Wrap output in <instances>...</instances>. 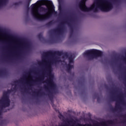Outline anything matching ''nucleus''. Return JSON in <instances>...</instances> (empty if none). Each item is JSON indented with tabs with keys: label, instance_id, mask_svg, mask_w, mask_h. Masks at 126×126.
Masks as SVG:
<instances>
[{
	"label": "nucleus",
	"instance_id": "obj_1",
	"mask_svg": "<svg viewBox=\"0 0 126 126\" xmlns=\"http://www.w3.org/2000/svg\"><path fill=\"white\" fill-rule=\"evenodd\" d=\"M113 1L116 2L118 0H113ZM79 7L82 11L88 12L93 10L94 12H98V9H100L101 11L108 12L114 8V6L112 2L107 0H97L90 7H88L86 6V2L81 0L79 3Z\"/></svg>",
	"mask_w": 126,
	"mask_h": 126
},
{
	"label": "nucleus",
	"instance_id": "obj_2",
	"mask_svg": "<svg viewBox=\"0 0 126 126\" xmlns=\"http://www.w3.org/2000/svg\"><path fill=\"white\" fill-rule=\"evenodd\" d=\"M37 2H39V3H42L43 5H46V3L51 5V9L50 8H46L45 7H42L41 8V10L42 11H44L45 12L48 11V12L45 15H41L39 12V9H36L35 10V6H36V3H33L31 5L32 7V14L36 20H39L40 21H44V20H47V19H49V18H51L52 17V15L54 14V13L57 14V12L55 10V6L53 3V1L51 0H39L37 1Z\"/></svg>",
	"mask_w": 126,
	"mask_h": 126
},
{
	"label": "nucleus",
	"instance_id": "obj_3",
	"mask_svg": "<svg viewBox=\"0 0 126 126\" xmlns=\"http://www.w3.org/2000/svg\"><path fill=\"white\" fill-rule=\"evenodd\" d=\"M43 74H46L47 76H49V78L48 80L46 81V83H47V86H44V88L47 91H48L49 94H48V96L49 97L50 101L53 102V97L52 96V92L51 90H54L56 89V86L53 81V77L54 76L52 74V66L50 63L46 64V67L44 70ZM52 106L54 108L55 104L52 103Z\"/></svg>",
	"mask_w": 126,
	"mask_h": 126
},
{
	"label": "nucleus",
	"instance_id": "obj_4",
	"mask_svg": "<svg viewBox=\"0 0 126 126\" xmlns=\"http://www.w3.org/2000/svg\"><path fill=\"white\" fill-rule=\"evenodd\" d=\"M73 21H74L73 17H72V16H70V18H68L64 21V22H62L61 23V26L52 30V32H53V33H56V34H58L59 35L62 34L63 32L64 28L63 24H64V23H66V24L68 25L70 29L69 37L70 38H72V36H73V28H72V25L71 24V22H73Z\"/></svg>",
	"mask_w": 126,
	"mask_h": 126
},
{
	"label": "nucleus",
	"instance_id": "obj_5",
	"mask_svg": "<svg viewBox=\"0 0 126 126\" xmlns=\"http://www.w3.org/2000/svg\"><path fill=\"white\" fill-rule=\"evenodd\" d=\"M16 84H15V87L11 90H8L6 92H4L3 93V95L0 99V108L1 110L4 109V108H6L7 107H9L10 106V99H9V95L8 94H10L11 92L13 91H16ZM1 115V112L0 111V115Z\"/></svg>",
	"mask_w": 126,
	"mask_h": 126
},
{
	"label": "nucleus",
	"instance_id": "obj_6",
	"mask_svg": "<svg viewBox=\"0 0 126 126\" xmlns=\"http://www.w3.org/2000/svg\"><path fill=\"white\" fill-rule=\"evenodd\" d=\"M83 56L84 57H88L90 60H92V59L96 57H102L103 56V52L97 49H92L86 51L83 54Z\"/></svg>",
	"mask_w": 126,
	"mask_h": 126
},
{
	"label": "nucleus",
	"instance_id": "obj_7",
	"mask_svg": "<svg viewBox=\"0 0 126 126\" xmlns=\"http://www.w3.org/2000/svg\"><path fill=\"white\" fill-rule=\"evenodd\" d=\"M63 55L64 57L68 58L70 54H68L67 52L63 53V52L61 51H48L47 52H44L43 53V56L45 57H49V56H62Z\"/></svg>",
	"mask_w": 126,
	"mask_h": 126
},
{
	"label": "nucleus",
	"instance_id": "obj_8",
	"mask_svg": "<svg viewBox=\"0 0 126 126\" xmlns=\"http://www.w3.org/2000/svg\"><path fill=\"white\" fill-rule=\"evenodd\" d=\"M69 62V64L67 65V71L69 72L70 70H71V68H73L74 66L73 65L70 64L71 63H74V60H73V56L72 54H70L69 57L67 58Z\"/></svg>",
	"mask_w": 126,
	"mask_h": 126
},
{
	"label": "nucleus",
	"instance_id": "obj_9",
	"mask_svg": "<svg viewBox=\"0 0 126 126\" xmlns=\"http://www.w3.org/2000/svg\"><path fill=\"white\" fill-rule=\"evenodd\" d=\"M45 77L43 75L39 76L38 78H36L35 80H32V82L35 83V84H39L40 83H43L44 82V79Z\"/></svg>",
	"mask_w": 126,
	"mask_h": 126
},
{
	"label": "nucleus",
	"instance_id": "obj_10",
	"mask_svg": "<svg viewBox=\"0 0 126 126\" xmlns=\"http://www.w3.org/2000/svg\"><path fill=\"white\" fill-rule=\"evenodd\" d=\"M23 47L24 49L29 51L30 50V48H31V44L27 41H25L23 43Z\"/></svg>",
	"mask_w": 126,
	"mask_h": 126
},
{
	"label": "nucleus",
	"instance_id": "obj_11",
	"mask_svg": "<svg viewBox=\"0 0 126 126\" xmlns=\"http://www.w3.org/2000/svg\"><path fill=\"white\" fill-rule=\"evenodd\" d=\"M115 106V108H114V107H113V106L110 105V110L111 111H112V112H116V111H117L118 109H121V106H120V104L116 103Z\"/></svg>",
	"mask_w": 126,
	"mask_h": 126
},
{
	"label": "nucleus",
	"instance_id": "obj_12",
	"mask_svg": "<svg viewBox=\"0 0 126 126\" xmlns=\"http://www.w3.org/2000/svg\"><path fill=\"white\" fill-rule=\"evenodd\" d=\"M7 72H6V70L5 69L3 70H0V76H5Z\"/></svg>",
	"mask_w": 126,
	"mask_h": 126
},
{
	"label": "nucleus",
	"instance_id": "obj_13",
	"mask_svg": "<svg viewBox=\"0 0 126 126\" xmlns=\"http://www.w3.org/2000/svg\"><path fill=\"white\" fill-rule=\"evenodd\" d=\"M58 9L59 11V15H63V6L62 5H59Z\"/></svg>",
	"mask_w": 126,
	"mask_h": 126
},
{
	"label": "nucleus",
	"instance_id": "obj_14",
	"mask_svg": "<svg viewBox=\"0 0 126 126\" xmlns=\"http://www.w3.org/2000/svg\"><path fill=\"white\" fill-rule=\"evenodd\" d=\"M93 97L94 98V99H96V98H97V102L98 103H100V101H101V99H100L99 96H98V94H94L93 95Z\"/></svg>",
	"mask_w": 126,
	"mask_h": 126
},
{
	"label": "nucleus",
	"instance_id": "obj_15",
	"mask_svg": "<svg viewBox=\"0 0 126 126\" xmlns=\"http://www.w3.org/2000/svg\"><path fill=\"white\" fill-rule=\"evenodd\" d=\"M31 0H27L26 1V6L27 8L29 9V6H30V3H31Z\"/></svg>",
	"mask_w": 126,
	"mask_h": 126
},
{
	"label": "nucleus",
	"instance_id": "obj_16",
	"mask_svg": "<svg viewBox=\"0 0 126 126\" xmlns=\"http://www.w3.org/2000/svg\"><path fill=\"white\" fill-rule=\"evenodd\" d=\"M40 91H41V90H39L37 92H33V95H34V94H35V96H39V94H42V95H45V93H41Z\"/></svg>",
	"mask_w": 126,
	"mask_h": 126
},
{
	"label": "nucleus",
	"instance_id": "obj_17",
	"mask_svg": "<svg viewBox=\"0 0 126 126\" xmlns=\"http://www.w3.org/2000/svg\"><path fill=\"white\" fill-rule=\"evenodd\" d=\"M37 37L40 41H43V40H44V38L43 37V35L42 34V33H39L37 35Z\"/></svg>",
	"mask_w": 126,
	"mask_h": 126
},
{
	"label": "nucleus",
	"instance_id": "obj_18",
	"mask_svg": "<svg viewBox=\"0 0 126 126\" xmlns=\"http://www.w3.org/2000/svg\"><path fill=\"white\" fill-rule=\"evenodd\" d=\"M53 24H54V21H51L46 23L45 25L48 27H50V26H51V25H53Z\"/></svg>",
	"mask_w": 126,
	"mask_h": 126
},
{
	"label": "nucleus",
	"instance_id": "obj_19",
	"mask_svg": "<svg viewBox=\"0 0 126 126\" xmlns=\"http://www.w3.org/2000/svg\"><path fill=\"white\" fill-rule=\"evenodd\" d=\"M49 43H50V44H55V43L57 42L56 39L54 38H52L50 40H49Z\"/></svg>",
	"mask_w": 126,
	"mask_h": 126
},
{
	"label": "nucleus",
	"instance_id": "obj_20",
	"mask_svg": "<svg viewBox=\"0 0 126 126\" xmlns=\"http://www.w3.org/2000/svg\"><path fill=\"white\" fill-rule=\"evenodd\" d=\"M7 0H0V5H3V4H5Z\"/></svg>",
	"mask_w": 126,
	"mask_h": 126
},
{
	"label": "nucleus",
	"instance_id": "obj_21",
	"mask_svg": "<svg viewBox=\"0 0 126 126\" xmlns=\"http://www.w3.org/2000/svg\"><path fill=\"white\" fill-rule=\"evenodd\" d=\"M58 62H59V61H58V58H55V59H54L51 63H58Z\"/></svg>",
	"mask_w": 126,
	"mask_h": 126
},
{
	"label": "nucleus",
	"instance_id": "obj_22",
	"mask_svg": "<svg viewBox=\"0 0 126 126\" xmlns=\"http://www.w3.org/2000/svg\"><path fill=\"white\" fill-rule=\"evenodd\" d=\"M58 118H59V119H60V120H63V119L64 118V117H63V114L60 113L59 116H58Z\"/></svg>",
	"mask_w": 126,
	"mask_h": 126
},
{
	"label": "nucleus",
	"instance_id": "obj_23",
	"mask_svg": "<svg viewBox=\"0 0 126 126\" xmlns=\"http://www.w3.org/2000/svg\"><path fill=\"white\" fill-rule=\"evenodd\" d=\"M23 81V79L19 80H16L14 82V83H21Z\"/></svg>",
	"mask_w": 126,
	"mask_h": 126
},
{
	"label": "nucleus",
	"instance_id": "obj_24",
	"mask_svg": "<svg viewBox=\"0 0 126 126\" xmlns=\"http://www.w3.org/2000/svg\"><path fill=\"white\" fill-rule=\"evenodd\" d=\"M21 3H22V1H19V2H15L13 3V5H19V4H21Z\"/></svg>",
	"mask_w": 126,
	"mask_h": 126
},
{
	"label": "nucleus",
	"instance_id": "obj_25",
	"mask_svg": "<svg viewBox=\"0 0 126 126\" xmlns=\"http://www.w3.org/2000/svg\"><path fill=\"white\" fill-rule=\"evenodd\" d=\"M67 123L69 125V123H73V119H71L70 120L67 119L66 120Z\"/></svg>",
	"mask_w": 126,
	"mask_h": 126
},
{
	"label": "nucleus",
	"instance_id": "obj_26",
	"mask_svg": "<svg viewBox=\"0 0 126 126\" xmlns=\"http://www.w3.org/2000/svg\"><path fill=\"white\" fill-rule=\"evenodd\" d=\"M123 93H121L120 94V96L119 97L120 98V101H122V102H123V100H122V99H123Z\"/></svg>",
	"mask_w": 126,
	"mask_h": 126
},
{
	"label": "nucleus",
	"instance_id": "obj_27",
	"mask_svg": "<svg viewBox=\"0 0 126 126\" xmlns=\"http://www.w3.org/2000/svg\"><path fill=\"white\" fill-rule=\"evenodd\" d=\"M108 124H110V125L114 124V121L110 120V121H108Z\"/></svg>",
	"mask_w": 126,
	"mask_h": 126
},
{
	"label": "nucleus",
	"instance_id": "obj_28",
	"mask_svg": "<svg viewBox=\"0 0 126 126\" xmlns=\"http://www.w3.org/2000/svg\"><path fill=\"white\" fill-rule=\"evenodd\" d=\"M110 100H111V101H115V100H116V98H115V97H111L110 98Z\"/></svg>",
	"mask_w": 126,
	"mask_h": 126
},
{
	"label": "nucleus",
	"instance_id": "obj_29",
	"mask_svg": "<svg viewBox=\"0 0 126 126\" xmlns=\"http://www.w3.org/2000/svg\"><path fill=\"white\" fill-rule=\"evenodd\" d=\"M78 126H85V125H82V124H78L77 125Z\"/></svg>",
	"mask_w": 126,
	"mask_h": 126
},
{
	"label": "nucleus",
	"instance_id": "obj_30",
	"mask_svg": "<svg viewBox=\"0 0 126 126\" xmlns=\"http://www.w3.org/2000/svg\"><path fill=\"white\" fill-rule=\"evenodd\" d=\"M39 64H40V65L43 64V63L42 62H39Z\"/></svg>",
	"mask_w": 126,
	"mask_h": 126
},
{
	"label": "nucleus",
	"instance_id": "obj_31",
	"mask_svg": "<svg viewBox=\"0 0 126 126\" xmlns=\"http://www.w3.org/2000/svg\"><path fill=\"white\" fill-rule=\"evenodd\" d=\"M31 73V71H29V72L28 73V74L29 75H30Z\"/></svg>",
	"mask_w": 126,
	"mask_h": 126
},
{
	"label": "nucleus",
	"instance_id": "obj_32",
	"mask_svg": "<svg viewBox=\"0 0 126 126\" xmlns=\"http://www.w3.org/2000/svg\"><path fill=\"white\" fill-rule=\"evenodd\" d=\"M27 83H28V84H31V82H27Z\"/></svg>",
	"mask_w": 126,
	"mask_h": 126
},
{
	"label": "nucleus",
	"instance_id": "obj_33",
	"mask_svg": "<svg viewBox=\"0 0 126 126\" xmlns=\"http://www.w3.org/2000/svg\"><path fill=\"white\" fill-rule=\"evenodd\" d=\"M125 116H126V115H120L121 117H125Z\"/></svg>",
	"mask_w": 126,
	"mask_h": 126
},
{
	"label": "nucleus",
	"instance_id": "obj_34",
	"mask_svg": "<svg viewBox=\"0 0 126 126\" xmlns=\"http://www.w3.org/2000/svg\"><path fill=\"white\" fill-rule=\"evenodd\" d=\"M124 105H125V106H126V102H123Z\"/></svg>",
	"mask_w": 126,
	"mask_h": 126
},
{
	"label": "nucleus",
	"instance_id": "obj_35",
	"mask_svg": "<svg viewBox=\"0 0 126 126\" xmlns=\"http://www.w3.org/2000/svg\"><path fill=\"white\" fill-rule=\"evenodd\" d=\"M84 1L86 2L87 1V0H83Z\"/></svg>",
	"mask_w": 126,
	"mask_h": 126
},
{
	"label": "nucleus",
	"instance_id": "obj_36",
	"mask_svg": "<svg viewBox=\"0 0 126 126\" xmlns=\"http://www.w3.org/2000/svg\"><path fill=\"white\" fill-rule=\"evenodd\" d=\"M0 42H4V41L0 40Z\"/></svg>",
	"mask_w": 126,
	"mask_h": 126
},
{
	"label": "nucleus",
	"instance_id": "obj_37",
	"mask_svg": "<svg viewBox=\"0 0 126 126\" xmlns=\"http://www.w3.org/2000/svg\"><path fill=\"white\" fill-rule=\"evenodd\" d=\"M124 123H126V121H124Z\"/></svg>",
	"mask_w": 126,
	"mask_h": 126
},
{
	"label": "nucleus",
	"instance_id": "obj_38",
	"mask_svg": "<svg viewBox=\"0 0 126 126\" xmlns=\"http://www.w3.org/2000/svg\"><path fill=\"white\" fill-rule=\"evenodd\" d=\"M30 87H31V85H30Z\"/></svg>",
	"mask_w": 126,
	"mask_h": 126
},
{
	"label": "nucleus",
	"instance_id": "obj_39",
	"mask_svg": "<svg viewBox=\"0 0 126 126\" xmlns=\"http://www.w3.org/2000/svg\"><path fill=\"white\" fill-rule=\"evenodd\" d=\"M88 126H90V125H88Z\"/></svg>",
	"mask_w": 126,
	"mask_h": 126
},
{
	"label": "nucleus",
	"instance_id": "obj_40",
	"mask_svg": "<svg viewBox=\"0 0 126 126\" xmlns=\"http://www.w3.org/2000/svg\"><path fill=\"white\" fill-rule=\"evenodd\" d=\"M117 92H119V91H117Z\"/></svg>",
	"mask_w": 126,
	"mask_h": 126
}]
</instances>
